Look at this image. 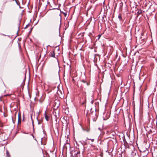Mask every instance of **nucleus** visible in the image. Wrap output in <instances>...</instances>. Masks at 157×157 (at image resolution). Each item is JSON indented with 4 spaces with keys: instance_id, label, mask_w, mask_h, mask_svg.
Masks as SVG:
<instances>
[{
    "instance_id": "obj_1",
    "label": "nucleus",
    "mask_w": 157,
    "mask_h": 157,
    "mask_svg": "<svg viewBox=\"0 0 157 157\" xmlns=\"http://www.w3.org/2000/svg\"><path fill=\"white\" fill-rule=\"evenodd\" d=\"M57 94L60 98H62L63 97V93L61 90H58L57 91Z\"/></svg>"
},
{
    "instance_id": "obj_2",
    "label": "nucleus",
    "mask_w": 157,
    "mask_h": 157,
    "mask_svg": "<svg viewBox=\"0 0 157 157\" xmlns=\"http://www.w3.org/2000/svg\"><path fill=\"white\" fill-rule=\"evenodd\" d=\"M21 117L20 114L18 115V124H21Z\"/></svg>"
},
{
    "instance_id": "obj_3",
    "label": "nucleus",
    "mask_w": 157,
    "mask_h": 157,
    "mask_svg": "<svg viewBox=\"0 0 157 157\" xmlns=\"http://www.w3.org/2000/svg\"><path fill=\"white\" fill-rule=\"evenodd\" d=\"M45 117L46 120L47 121H48L49 120V117L46 114V113H45Z\"/></svg>"
},
{
    "instance_id": "obj_4",
    "label": "nucleus",
    "mask_w": 157,
    "mask_h": 157,
    "mask_svg": "<svg viewBox=\"0 0 157 157\" xmlns=\"http://www.w3.org/2000/svg\"><path fill=\"white\" fill-rule=\"evenodd\" d=\"M51 56L53 57H55V54L54 51H53L52 52H51Z\"/></svg>"
},
{
    "instance_id": "obj_5",
    "label": "nucleus",
    "mask_w": 157,
    "mask_h": 157,
    "mask_svg": "<svg viewBox=\"0 0 157 157\" xmlns=\"http://www.w3.org/2000/svg\"><path fill=\"white\" fill-rule=\"evenodd\" d=\"M87 139L91 140V141H92V142H93L94 141V139Z\"/></svg>"
},
{
    "instance_id": "obj_6",
    "label": "nucleus",
    "mask_w": 157,
    "mask_h": 157,
    "mask_svg": "<svg viewBox=\"0 0 157 157\" xmlns=\"http://www.w3.org/2000/svg\"><path fill=\"white\" fill-rule=\"evenodd\" d=\"M6 153H7V155L9 157V153L8 152V151H7Z\"/></svg>"
},
{
    "instance_id": "obj_7",
    "label": "nucleus",
    "mask_w": 157,
    "mask_h": 157,
    "mask_svg": "<svg viewBox=\"0 0 157 157\" xmlns=\"http://www.w3.org/2000/svg\"><path fill=\"white\" fill-rule=\"evenodd\" d=\"M118 17L119 18V19H121V15H119L118 16Z\"/></svg>"
},
{
    "instance_id": "obj_8",
    "label": "nucleus",
    "mask_w": 157,
    "mask_h": 157,
    "mask_svg": "<svg viewBox=\"0 0 157 157\" xmlns=\"http://www.w3.org/2000/svg\"><path fill=\"white\" fill-rule=\"evenodd\" d=\"M98 129L99 130H101V129L100 128H98Z\"/></svg>"
},
{
    "instance_id": "obj_9",
    "label": "nucleus",
    "mask_w": 157,
    "mask_h": 157,
    "mask_svg": "<svg viewBox=\"0 0 157 157\" xmlns=\"http://www.w3.org/2000/svg\"><path fill=\"white\" fill-rule=\"evenodd\" d=\"M100 35H99V38H98V39H99V38H100Z\"/></svg>"
}]
</instances>
